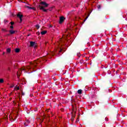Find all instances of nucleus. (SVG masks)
Masks as SVG:
<instances>
[{"mask_svg":"<svg viewBox=\"0 0 127 127\" xmlns=\"http://www.w3.org/2000/svg\"><path fill=\"white\" fill-rule=\"evenodd\" d=\"M30 34L28 35V36H30Z\"/></svg>","mask_w":127,"mask_h":127,"instance_id":"33","label":"nucleus"},{"mask_svg":"<svg viewBox=\"0 0 127 127\" xmlns=\"http://www.w3.org/2000/svg\"><path fill=\"white\" fill-rule=\"evenodd\" d=\"M3 55H4V53H3Z\"/></svg>","mask_w":127,"mask_h":127,"instance_id":"36","label":"nucleus"},{"mask_svg":"<svg viewBox=\"0 0 127 127\" xmlns=\"http://www.w3.org/2000/svg\"><path fill=\"white\" fill-rule=\"evenodd\" d=\"M82 89H79L77 91V93L79 94V95H81V94H82Z\"/></svg>","mask_w":127,"mask_h":127,"instance_id":"12","label":"nucleus"},{"mask_svg":"<svg viewBox=\"0 0 127 127\" xmlns=\"http://www.w3.org/2000/svg\"><path fill=\"white\" fill-rule=\"evenodd\" d=\"M25 7H26L27 8H28L29 9H30V7L29 6H27V5H25Z\"/></svg>","mask_w":127,"mask_h":127,"instance_id":"17","label":"nucleus"},{"mask_svg":"<svg viewBox=\"0 0 127 127\" xmlns=\"http://www.w3.org/2000/svg\"><path fill=\"white\" fill-rule=\"evenodd\" d=\"M10 23L11 25H13V24H14V22H10Z\"/></svg>","mask_w":127,"mask_h":127,"instance_id":"21","label":"nucleus"},{"mask_svg":"<svg viewBox=\"0 0 127 127\" xmlns=\"http://www.w3.org/2000/svg\"><path fill=\"white\" fill-rule=\"evenodd\" d=\"M50 27H52V26L51 25V26H50Z\"/></svg>","mask_w":127,"mask_h":127,"instance_id":"37","label":"nucleus"},{"mask_svg":"<svg viewBox=\"0 0 127 127\" xmlns=\"http://www.w3.org/2000/svg\"><path fill=\"white\" fill-rule=\"evenodd\" d=\"M37 8L41 9V10L44 11L45 12H47V10H48V9H45L44 7L43 6H40V5H38Z\"/></svg>","mask_w":127,"mask_h":127,"instance_id":"2","label":"nucleus"},{"mask_svg":"<svg viewBox=\"0 0 127 127\" xmlns=\"http://www.w3.org/2000/svg\"><path fill=\"white\" fill-rule=\"evenodd\" d=\"M90 65H92V63L90 64Z\"/></svg>","mask_w":127,"mask_h":127,"instance_id":"34","label":"nucleus"},{"mask_svg":"<svg viewBox=\"0 0 127 127\" xmlns=\"http://www.w3.org/2000/svg\"><path fill=\"white\" fill-rule=\"evenodd\" d=\"M6 52H7V53H10V52H11V50L10 49V48H8L6 49Z\"/></svg>","mask_w":127,"mask_h":127,"instance_id":"11","label":"nucleus"},{"mask_svg":"<svg viewBox=\"0 0 127 127\" xmlns=\"http://www.w3.org/2000/svg\"><path fill=\"white\" fill-rule=\"evenodd\" d=\"M7 35H10V34H7Z\"/></svg>","mask_w":127,"mask_h":127,"instance_id":"35","label":"nucleus"},{"mask_svg":"<svg viewBox=\"0 0 127 127\" xmlns=\"http://www.w3.org/2000/svg\"><path fill=\"white\" fill-rule=\"evenodd\" d=\"M4 22L5 23L6 22H8V21H7L6 20H4Z\"/></svg>","mask_w":127,"mask_h":127,"instance_id":"23","label":"nucleus"},{"mask_svg":"<svg viewBox=\"0 0 127 127\" xmlns=\"http://www.w3.org/2000/svg\"><path fill=\"white\" fill-rule=\"evenodd\" d=\"M16 31H13L12 30H10L9 31V32L10 33V34H14L15 33Z\"/></svg>","mask_w":127,"mask_h":127,"instance_id":"9","label":"nucleus"},{"mask_svg":"<svg viewBox=\"0 0 127 127\" xmlns=\"http://www.w3.org/2000/svg\"><path fill=\"white\" fill-rule=\"evenodd\" d=\"M15 89H17V90H19V87H18V86H17V85H16Z\"/></svg>","mask_w":127,"mask_h":127,"instance_id":"19","label":"nucleus"},{"mask_svg":"<svg viewBox=\"0 0 127 127\" xmlns=\"http://www.w3.org/2000/svg\"><path fill=\"white\" fill-rule=\"evenodd\" d=\"M97 8H98V9H100V8H101V5H97Z\"/></svg>","mask_w":127,"mask_h":127,"instance_id":"20","label":"nucleus"},{"mask_svg":"<svg viewBox=\"0 0 127 127\" xmlns=\"http://www.w3.org/2000/svg\"><path fill=\"white\" fill-rule=\"evenodd\" d=\"M50 11H51V9H50Z\"/></svg>","mask_w":127,"mask_h":127,"instance_id":"38","label":"nucleus"},{"mask_svg":"<svg viewBox=\"0 0 127 127\" xmlns=\"http://www.w3.org/2000/svg\"><path fill=\"white\" fill-rule=\"evenodd\" d=\"M21 70H25V68H22Z\"/></svg>","mask_w":127,"mask_h":127,"instance_id":"29","label":"nucleus"},{"mask_svg":"<svg viewBox=\"0 0 127 127\" xmlns=\"http://www.w3.org/2000/svg\"><path fill=\"white\" fill-rule=\"evenodd\" d=\"M10 28H11V29H13V26L11 25V26H10Z\"/></svg>","mask_w":127,"mask_h":127,"instance_id":"22","label":"nucleus"},{"mask_svg":"<svg viewBox=\"0 0 127 127\" xmlns=\"http://www.w3.org/2000/svg\"><path fill=\"white\" fill-rule=\"evenodd\" d=\"M24 126L25 127H27V124H26V123H24Z\"/></svg>","mask_w":127,"mask_h":127,"instance_id":"24","label":"nucleus"},{"mask_svg":"<svg viewBox=\"0 0 127 127\" xmlns=\"http://www.w3.org/2000/svg\"><path fill=\"white\" fill-rule=\"evenodd\" d=\"M0 83H3V79H0Z\"/></svg>","mask_w":127,"mask_h":127,"instance_id":"18","label":"nucleus"},{"mask_svg":"<svg viewBox=\"0 0 127 127\" xmlns=\"http://www.w3.org/2000/svg\"><path fill=\"white\" fill-rule=\"evenodd\" d=\"M90 14H88V15L86 17V18L84 19V22L86 21V20L87 19V18H88Z\"/></svg>","mask_w":127,"mask_h":127,"instance_id":"16","label":"nucleus"},{"mask_svg":"<svg viewBox=\"0 0 127 127\" xmlns=\"http://www.w3.org/2000/svg\"><path fill=\"white\" fill-rule=\"evenodd\" d=\"M22 96H24V92H22Z\"/></svg>","mask_w":127,"mask_h":127,"instance_id":"27","label":"nucleus"},{"mask_svg":"<svg viewBox=\"0 0 127 127\" xmlns=\"http://www.w3.org/2000/svg\"><path fill=\"white\" fill-rule=\"evenodd\" d=\"M61 51H62V50L61 49L60 51H59V53H60V52H61Z\"/></svg>","mask_w":127,"mask_h":127,"instance_id":"28","label":"nucleus"},{"mask_svg":"<svg viewBox=\"0 0 127 127\" xmlns=\"http://www.w3.org/2000/svg\"><path fill=\"white\" fill-rule=\"evenodd\" d=\"M34 45H35V42H32V41L30 42V46L31 47H33Z\"/></svg>","mask_w":127,"mask_h":127,"instance_id":"6","label":"nucleus"},{"mask_svg":"<svg viewBox=\"0 0 127 127\" xmlns=\"http://www.w3.org/2000/svg\"><path fill=\"white\" fill-rule=\"evenodd\" d=\"M18 78H19V76H18V74H17Z\"/></svg>","mask_w":127,"mask_h":127,"instance_id":"30","label":"nucleus"},{"mask_svg":"<svg viewBox=\"0 0 127 127\" xmlns=\"http://www.w3.org/2000/svg\"><path fill=\"white\" fill-rule=\"evenodd\" d=\"M20 74H21V70L20 71Z\"/></svg>","mask_w":127,"mask_h":127,"instance_id":"32","label":"nucleus"},{"mask_svg":"<svg viewBox=\"0 0 127 127\" xmlns=\"http://www.w3.org/2000/svg\"><path fill=\"white\" fill-rule=\"evenodd\" d=\"M7 70H8V71H10V68L8 67Z\"/></svg>","mask_w":127,"mask_h":127,"instance_id":"26","label":"nucleus"},{"mask_svg":"<svg viewBox=\"0 0 127 127\" xmlns=\"http://www.w3.org/2000/svg\"><path fill=\"white\" fill-rule=\"evenodd\" d=\"M40 3L41 4H43V5H44V8L48 7V5H49V4L46 3L45 1H41Z\"/></svg>","mask_w":127,"mask_h":127,"instance_id":"5","label":"nucleus"},{"mask_svg":"<svg viewBox=\"0 0 127 127\" xmlns=\"http://www.w3.org/2000/svg\"><path fill=\"white\" fill-rule=\"evenodd\" d=\"M38 62L35 61L34 63H30V66L27 67V69H33L36 67V64H38V62H40V60L37 59Z\"/></svg>","mask_w":127,"mask_h":127,"instance_id":"1","label":"nucleus"},{"mask_svg":"<svg viewBox=\"0 0 127 127\" xmlns=\"http://www.w3.org/2000/svg\"><path fill=\"white\" fill-rule=\"evenodd\" d=\"M1 30L2 31H4V32H7L6 29H2Z\"/></svg>","mask_w":127,"mask_h":127,"instance_id":"14","label":"nucleus"},{"mask_svg":"<svg viewBox=\"0 0 127 127\" xmlns=\"http://www.w3.org/2000/svg\"><path fill=\"white\" fill-rule=\"evenodd\" d=\"M30 9H33V10H35V7H31Z\"/></svg>","mask_w":127,"mask_h":127,"instance_id":"15","label":"nucleus"},{"mask_svg":"<svg viewBox=\"0 0 127 127\" xmlns=\"http://www.w3.org/2000/svg\"><path fill=\"white\" fill-rule=\"evenodd\" d=\"M20 51V49L18 48H16L15 49V52H16V53H19Z\"/></svg>","mask_w":127,"mask_h":127,"instance_id":"10","label":"nucleus"},{"mask_svg":"<svg viewBox=\"0 0 127 127\" xmlns=\"http://www.w3.org/2000/svg\"><path fill=\"white\" fill-rule=\"evenodd\" d=\"M47 33V31H43L41 32V34L42 35H44Z\"/></svg>","mask_w":127,"mask_h":127,"instance_id":"8","label":"nucleus"},{"mask_svg":"<svg viewBox=\"0 0 127 127\" xmlns=\"http://www.w3.org/2000/svg\"><path fill=\"white\" fill-rule=\"evenodd\" d=\"M65 19H66V18L65 17H64V16H62L60 17V21H59V23L60 24H62V23H63L64 20H65Z\"/></svg>","mask_w":127,"mask_h":127,"instance_id":"4","label":"nucleus"},{"mask_svg":"<svg viewBox=\"0 0 127 127\" xmlns=\"http://www.w3.org/2000/svg\"><path fill=\"white\" fill-rule=\"evenodd\" d=\"M75 114L72 113L71 115V122H74V119H75Z\"/></svg>","mask_w":127,"mask_h":127,"instance_id":"7","label":"nucleus"},{"mask_svg":"<svg viewBox=\"0 0 127 127\" xmlns=\"http://www.w3.org/2000/svg\"><path fill=\"white\" fill-rule=\"evenodd\" d=\"M20 13H18V14H17V17L19 18L20 23L22 21V17H23V15L20 14Z\"/></svg>","mask_w":127,"mask_h":127,"instance_id":"3","label":"nucleus"},{"mask_svg":"<svg viewBox=\"0 0 127 127\" xmlns=\"http://www.w3.org/2000/svg\"><path fill=\"white\" fill-rule=\"evenodd\" d=\"M37 34H38V35H40V32H38L37 33Z\"/></svg>","mask_w":127,"mask_h":127,"instance_id":"25","label":"nucleus"},{"mask_svg":"<svg viewBox=\"0 0 127 127\" xmlns=\"http://www.w3.org/2000/svg\"><path fill=\"white\" fill-rule=\"evenodd\" d=\"M13 85L11 86V88H13Z\"/></svg>","mask_w":127,"mask_h":127,"instance_id":"31","label":"nucleus"},{"mask_svg":"<svg viewBox=\"0 0 127 127\" xmlns=\"http://www.w3.org/2000/svg\"><path fill=\"white\" fill-rule=\"evenodd\" d=\"M36 27L37 29H39V27H40V26L39 25V24H37L36 25Z\"/></svg>","mask_w":127,"mask_h":127,"instance_id":"13","label":"nucleus"}]
</instances>
